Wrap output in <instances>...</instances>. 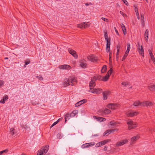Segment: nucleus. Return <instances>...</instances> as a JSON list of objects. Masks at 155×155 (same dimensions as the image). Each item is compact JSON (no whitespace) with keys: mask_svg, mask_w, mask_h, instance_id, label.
<instances>
[{"mask_svg":"<svg viewBox=\"0 0 155 155\" xmlns=\"http://www.w3.org/2000/svg\"><path fill=\"white\" fill-rule=\"evenodd\" d=\"M127 124L128 125V129L129 130L134 129L137 127V123L134 122L130 119H129L127 120Z\"/></svg>","mask_w":155,"mask_h":155,"instance_id":"1","label":"nucleus"},{"mask_svg":"<svg viewBox=\"0 0 155 155\" xmlns=\"http://www.w3.org/2000/svg\"><path fill=\"white\" fill-rule=\"evenodd\" d=\"M139 114L138 111L131 110L127 111L125 113L126 116L128 117H133Z\"/></svg>","mask_w":155,"mask_h":155,"instance_id":"2","label":"nucleus"},{"mask_svg":"<svg viewBox=\"0 0 155 155\" xmlns=\"http://www.w3.org/2000/svg\"><path fill=\"white\" fill-rule=\"evenodd\" d=\"M48 146H46L41 148V149L38 151L37 155H43L47 153L48 150Z\"/></svg>","mask_w":155,"mask_h":155,"instance_id":"3","label":"nucleus"},{"mask_svg":"<svg viewBox=\"0 0 155 155\" xmlns=\"http://www.w3.org/2000/svg\"><path fill=\"white\" fill-rule=\"evenodd\" d=\"M97 76H94L91 79V81L90 82L89 86L90 90L92 89L95 86V82L97 79Z\"/></svg>","mask_w":155,"mask_h":155,"instance_id":"4","label":"nucleus"},{"mask_svg":"<svg viewBox=\"0 0 155 155\" xmlns=\"http://www.w3.org/2000/svg\"><path fill=\"white\" fill-rule=\"evenodd\" d=\"M128 142V139H124L123 140L117 142L115 144V146L116 147H119L127 143Z\"/></svg>","mask_w":155,"mask_h":155,"instance_id":"5","label":"nucleus"},{"mask_svg":"<svg viewBox=\"0 0 155 155\" xmlns=\"http://www.w3.org/2000/svg\"><path fill=\"white\" fill-rule=\"evenodd\" d=\"M140 138L139 134H137L136 135L132 137L130 139V144L132 145L135 143L136 141Z\"/></svg>","mask_w":155,"mask_h":155,"instance_id":"6","label":"nucleus"},{"mask_svg":"<svg viewBox=\"0 0 155 155\" xmlns=\"http://www.w3.org/2000/svg\"><path fill=\"white\" fill-rule=\"evenodd\" d=\"M119 106V105L117 104H109L107 106V107L109 109L112 110L116 109Z\"/></svg>","mask_w":155,"mask_h":155,"instance_id":"7","label":"nucleus"},{"mask_svg":"<svg viewBox=\"0 0 155 155\" xmlns=\"http://www.w3.org/2000/svg\"><path fill=\"white\" fill-rule=\"evenodd\" d=\"M87 59L88 60L91 62H96L98 60L97 58L93 54H90L87 57Z\"/></svg>","mask_w":155,"mask_h":155,"instance_id":"8","label":"nucleus"},{"mask_svg":"<svg viewBox=\"0 0 155 155\" xmlns=\"http://www.w3.org/2000/svg\"><path fill=\"white\" fill-rule=\"evenodd\" d=\"M68 80L70 82V85L72 86L74 85L75 83L77 82L76 78L73 76L70 77Z\"/></svg>","mask_w":155,"mask_h":155,"instance_id":"9","label":"nucleus"},{"mask_svg":"<svg viewBox=\"0 0 155 155\" xmlns=\"http://www.w3.org/2000/svg\"><path fill=\"white\" fill-rule=\"evenodd\" d=\"M142 106H153L154 103L150 101H147L142 102Z\"/></svg>","mask_w":155,"mask_h":155,"instance_id":"10","label":"nucleus"},{"mask_svg":"<svg viewBox=\"0 0 155 155\" xmlns=\"http://www.w3.org/2000/svg\"><path fill=\"white\" fill-rule=\"evenodd\" d=\"M138 51L139 54L142 56L143 57H144V50L143 46L138 43Z\"/></svg>","mask_w":155,"mask_h":155,"instance_id":"11","label":"nucleus"},{"mask_svg":"<svg viewBox=\"0 0 155 155\" xmlns=\"http://www.w3.org/2000/svg\"><path fill=\"white\" fill-rule=\"evenodd\" d=\"M102 91V89L99 88H95L92 90H90L88 91L89 92H91L92 93L96 94H100Z\"/></svg>","mask_w":155,"mask_h":155,"instance_id":"12","label":"nucleus"},{"mask_svg":"<svg viewBox=\"0 0 155 155\" xmlns=\"http://www.w3.org/2000/svg\"><path fill=\"white\" fill-rule=\"evenodd\" d=\"M90 26L89 24H86L85 22L79 24L77 25V27L81 28H86Z\"/></svg>","mask_w":155,"mask_h":155,"instance_id":"13","label":"nucleus"},{"mask_svg":"<svg viewBox=\"0 0 155 155\" xmlns=\"http://www.w3.org/2000/svg\"><path fill=\"white\" fill-rule=\"evenodd\" d=\"M68 51L69 53L71 54L75 58H77L78 57V55L76 54V52L74 50L69 48L68 49Z\"/></svg>","mask_w":155,"mask_h":155,"instance_id":"14","label":"nucleus"},{"mask_svg":"<svg viewBox=\"0 0 155 155\" xmlns=\"http://www.w3.org/2000/svg\"><path fill=\"white\" fill-rule=\"evenodd\" d=\"M59 68L60 69H70L71 67L68 65L64 64L60 66Z\"/></svg>","mask_w":155,"mask_h":155,"instance_id":"15","label":"nucleus"},{"mask_svg":"<svg viewBox=\"0 0 155 155\" xmlns=\"http://www.w3.org/2000/svg\"><path fill=\"white\" fill-rule=\"evenodd\" d=\"M106 42V49L107 50H108V51H110V38L105 39Z\"/></svg>","mask_w":155,"mask_h":155,"instance_id":"16","label":"nucleus"},{"mask_svg":"<svg viewBox=\"0 0 155 155\" xmlns=\"http://www.w3.org/2000/svg\"><path fill=\"white\" fill-rule=\"evenodd\" d=\"M95 143H86L85 144L83 145L82 146V148H85L89 147L91 146H92L94 145Z\"/></svg>","mask_w":155,"mask_h":155,"instance_id":"17","label":"nucleus"},{"mask_svg":"<svg viewBox=\"0 0 155 155\" xmlns=\"http://www.w3.org/2000/svg\"><path fill=\"white\" fill-rule=\"evenodd\" d=\"M70 85V82L69 81L68 79H65L63 83V85L64 87H66Z\"/></svg>","mask_w":155,"mask_h":155,"instance_id":"18","label":"nucleus"},{"mask_svg":"<svg viewBox=\"0 0 155 155\" xmlns=\"http://www.w3.org/2000/svg\"><path fill=\"white\" fill-rule=\"evenodd\" d=\"M87 102L86 100L83 99L80 101L78 102L77 103H76L75 104V106L76 107L79 106L81 105L84 103L86 102Z\"/></svg>","mask_w":155,"mask_h":155,"instance_id":"19","label":"nucleus"},{"mask_svg":"<svg viewBox=\"0 0 155 155\" xmlns=\"http://www.w3.org/2000/svg\"><path fill=\"white\" fill-rule=\"evenodd\" d=\"M93 118L94 119H97V120L101 122L102 121H105L106 120V119L105 118L99 117H97L95 116H94Z\"/></svg>","mask_w":155,"mask_h":155,"instance_id":"20","label":"nucleus"},{"mask_svg":"<svg viewBox=\"0 0 155 155\" xmlns=\"http://www.w3.org/2000/svg\"><path fill=\"white\" fill-rule=\"evenodd\" d=\"M110 94L109 91H105L103 93V98L104 100L107 99V96Z\"/></svg>","mask_w":155,"mask_h":155,"instance_id":"21","label":"nucleus"},{"mask_svg":"<svg viewBox=\"0 0 155 155\" xmlns=\"http://www.w3.org/2000/svg\"><path fill=\"white\" fill-rule=\"evenodd\" d=\"M148 30L147 29L144 32V38L146 41L147 42L148 39Z\"/></svg>","mask_w":155,"mask_h":155,"instance_id":"22","label":"nucleus"},{"mask_svg":"<svg viewBox=\"0 0 155 155\" xmlns=\"http://www.w3.org/2000/svg\"><path fill=\"white\" fill-rule=\"evenodd\" d=\"M148 87L150 91H154L155 90V85L150 84L148 86Z\"/></svg>","mask_w":155,"mask_h":155,"instance_id":"23","label":"nucleus"},{"mask_svg":"<svg viewBox=\"0 0 155 155\" xmlns=\"http://www.w3.org/2000/svg\"><path fill=\"white\" fill-rule=\"evenodd\" d=\"M80 63V65L82 68H85L86 67L87 64L83 61H81Z\"/></svg>","mask_w":155,"mask_h":155,"instance_id":"24","label":"nucleus"},{"mask_svg":"<svg viewBox=\"0 0 155 155\" xmlns=\"http://www.w3.org/2000/svg\"><path fill=\"white\" fill-rule=\"evenodd\" d=\"M121 26L122 30V31H123L124 34V35H126V34L127 32L125 26L123 24H121Z\"/></svg>","mask_w":155,"mask_h":155,"instance_id":"25","label":"nucleus"},{"mask_svg":"<svg viewBox=\"0 0 155 155\" xmlns=\"http://www.w3.org/2000/svg\"><path fill=\"white\" fill-rule=\"evenodd\" d=\"M142 102H140L139 101H135L133 104V105L135 106H137L139 105L142 106Z\"/></svg>","mask_w":155,"mask_h":155,"instance_id":"26","label":"nucleus"},{"mask_svg":"<svg viewBox=\"0 0 155 155\" xmlns=\"http://www.w3.org/2000/svg\"><path fill=\"white\" fill-rule=\"evenodd\" d=\"M8 99V96L7 95L5 96L4 97L2 100L0 101V103H1L4 104L6 100H7Z\"/></svg>","mask_w":155,"mask_h":155,"instance_id":"27","label":"nucleus"},{"mask_svg":"<svg viewBox=\"0 0 155 155\" xmlns=\"http://www.w3.org/2000/svg\"><path fill=\"white\" fill-rule=\"evenodd\" d=\"M127 49L125 53L128 54L130 48V44L129 43H127Z\"/></svg>","mask_w":155,"mask_h":155,"instance_id":"28","label":"nucleus"},{"mask_svg":"<svg viewBox=\"0 0 155 155\" xmlns=\"http://www.w3.org/2000/svg\"><path fill=\"white\" fill-rule=\"evenodd\" d=\"M109 76L110 75H108V74H106V75L103 78L102 81H107L108 79Z\"/></svg>","mask_w":155,"mask_h":155,"instance_id":"29","label":"nucleus"},{"mask_svg":"<svg viewBox=\"0 0 155 155\" xmlns=\"http://www.w3.org/2000/svg\"><path fill=\"white\" fill-rule=\"evenodd\" d=\"M111 133V131L110 130H107L104 133V136H107Z\"/></svg>","mask_w":155,"mask_h":155,"instance_id":"30","label":"nucleus"},{"mask_svg":"<svg viewBox=\"0 0 155 155\" xmlns=\"http://www.w3.org/2000/svg\"><path fill=\"white\" fill-rule=\"evenodd\" d=\"M111 112V111L110 110L107 108H105L103 110V112L105 114L110 113Z\"/></svg>","mask_w":155,"mask_h":155,"instance_id":"31","label":"nucleus"},{"mask_svg":"<svg viewBox=\"0 0 155 155\" xmlns=\"http://www.w3.org/2000/svg\"><path fill=\"white\" fill-rule=\"evenodd\" d=\"M107 70L106 66L105 65H104L101 70V72L102 73H104Z\"/></svg>","mask_w":155,"mask_h":155,"instance_id":"32","label":"nucleus"},{"mask_svg":"<svg viewBox=\"0 0 155 155\" xmlns=\"http://www.w3.org/2000/svg\"><path fill=\"white\" fill-rule=\"evenodd\" d=\"M71 117L70 114H68L65 115V122L66 121L67 119H69L70 117Z\"/></svg>","mask_w":155,"mask_h":155,"instance_id":"33","label":"nucleus"},{"mask_svg":"<svg viewBox=\"0 0 155 155\" xmlns=\"http://www.w3.org/2000/svg\"><path fill=\"white\" fill-rule=\"evenodd\" d=\"M78 111L77 110L73 111L71 114H70L71 117L74 116L78 113Z\"/></svg>","mask_w":155,"mask_h":155,"instance_id":"34","label":"nucleus"},{"mask_svg":"<svg viewBox=\"0 0 155 155\" xmlns=\"http://www.w3.org/2000/svg\"><path fill=\"white\" fill-rule=\"evenodd\" d=\"M15 130L14 128H12L10 129V133L12 135H14L15 133Z\"/></svg>","mask_w":155,"mask_h":155,"instance_id":"35","label":"nucleus"},{"mask_svg":"<svg viewBox=\"0 0 155 155\" xmlns=\"http://www.w3.org/2000/svg\"><path fill=\"white\" fill-rule=\"evenodd\" d=\"M8 149H6L0 152V155H2L4 153H7L8 152Z\"/></svg>","mask_w":155,"mask_h":155,"instance_id":"36","label":"nucleus"},{"mask_svg":"<svg viewBox=\"0 0 155 155\" xmlns=\"http://www.w3.org/2000/svg\"><path fill=\"white\" fill-rule=\"evenodd\" d=\"M117 123L116 122L114 121H111L109 123V124L111 126H114Z\"/></svg>","mask_w":155,"mask_h":155,"instance_id":"37","label":"nucleus"},{"mask_svg":"<svg viewBox=\"0 0 155 155\" xmlns=\"http://www.w3.org/2000/svg\"><path fill=\"white\" fill-rule=\"evenodd\" d=\"M108 142V140H104L100 142H101V145L102 146L103 145H104L105 144Z\"/></svg>","mask_w":155,"mask_h":155,"instance_id":"38","label":"nucleus"},{"mask_svg":"<svg viewBox=\"0 0 155 155\" xmlns=\"http://www.w3.org/2000/svg\"><path fill=\"white\" fill-rule=\"evenodd\" d=\"M113 71V69L112 68H110V70L108 71V72H107V74H108V75H110V76L111 74Z\"/></svg>","mask_w":155,"mask_h":155,"instance_id":"39","label":"nucleus"},{"mask_svg":"<svg viewBox=\"0 0 155 155\" xmlns=\"http://www.w3.org/2000/svg\"><path fill=\"white\" fill-rule=\"evenodd\" d=\"M121 84L124 87H126L128 84V83L126 82H123L121 83Z\"/></svg>","mask_w":155,"mask_h":155,"instance_id":"40","label":"nucleus"},{"mask_svg":"<svg viewBox=\"0 0 155 155\" xmlns=\"http://www.w3.org/2000/svg\"><path fill=\"white\" fill-rule=\"evenodd\" d=\"M119 50H117V52L116 53V59L117 61H118V55L119 53Z\"/></svg>","mask_w":155,"mask_h":155,"instance_id":"41","label":"nucleus"},{"mask_svg":"<svg viewBox=\"0 0 155 155\" xmlns=\"http://www.w3.org/2000/svg\"><path fill=\"white\" fill-rule=\"evenodd\" d=\"M30 62V60L29 59L27 60L25 62V65H27V64H29Z\"/></svg>","mask_w":155,"mask_h":155,"instance_id":"42","label":"nucleus"},{"mask_svg":"<svg viewBox=\"0 0 155 155\" xmlns=\"http://www.w3.org/2000/svg\"><path fill=\"white\" fill-rule=\"evenodd\" d=\"M101 146H102V145H101V144L100 142L96 144V147H101Z\"/></svg>","mask_w":155,"mask_h":155,"instance_id":"43","label":"nucleus"},{"mask_svg":"<svg viewBox=\"0 0 155 155\" xmlns=\"http://www.w3.org/2000/svg\"><path fill=\"white\" fill-rule=\"evenodd\" d=\"M120 13L121 14L123 15V17H127V15L125 14L124 13V12H122V11H120Z\"/></svg>","mask_w":155,"mask_h":155,"instance_id":"44","label":"nucleus"},{"mask_svg":"<svg viewBox=\"0 0 155 155\" xmlns=\"http://www.w3.org/2000/svg\"><path fill=\"white\" fill-rule=\"evenodd\" d=\"M127 55H128L127 54H126V53H125V54L122 59V61L124 60L127 57Z\"/></svg>","mask_w":155,"mask_h":155,"instance_id":"45","label":"nucleus"},{"mask_svg":"<svg viewBox=\"0 0 155 155\" xmlns=\"http://www.w3.org/2000/svg\"><path fill=\"white\" fill-rule=\"evenodd\" d=\"M104 36L105 39H108L107 34V32H105L104 33Z\"/></svg>","mask_w":155,"mask_h":155,"instance_id":"46","label":"nucleus"},{"mask_svg":"<svg viewBox=\"0 0 155 155\" xmlns=\"http://www.w3.org/2000/svg\"><path fill=\"white\" fill-rule=\"evenodd\" d=\"M4 84V81L2 80H0V87L2 86Z\"/></svg>","mask_w":155,"mask_h":155,"instance_id":"47","label":"nucleus"},{"mask_svg":"<svg viewBox=\"0 0 155 155\" xmlns=\"http://www.w3.org/2000/svg\"><path fill=\"white\" fill-rule=\"evenodd\" d=\"M101 19L103 20L104 21H105L106 22H108V20L107 19L105 18H104V17H102Z\"/></svg>","mask_w":155,"mask_h":155,"instance_id":"48","label":"nucleus"},{"mask_svg":"<svg viewBox=\"0 0 155 155\" xmlns=\"http://www.w3.org/2000/svg\"><path fill=\"white\" fill-rule=\"evenodd\" d=\"M58 123V121H56L50 127V128L54 126L56 124Z\"/></svg>","mask_w":155,"mask_h":155,"instance_id":"49","label":"nucleus"},{"mask_svg":"<svg viewBox=\"0 0 155 155\" xmlns=\"http://www.w3.org/2000/svg\"><path fill=\"white\" fill-rule=\"evenodd\" d=\"M110 130L111 131V132H114V131H117L118 130L117 129H112Z\"/></svg>","mask_w":155,"mask_h":155,"instance_id":"50","label":"nucleus"},{"mask_svg":"<svg viewBox=\"0 0 155 155\" xmlns=\"http://www.w3.org/2000/svg\"><path fill=\"white\" fill-rule=\"evenodd\" d=\"M120 45H118L117 46V50H119L120 49Z\"/></svg>","mask_w":155,"mask_h":155,"instance_id":"51","label":"nucleus"},{"mask_svg":"<svg viewBox=\"0 0 155 155\" xmlns=\"http://www.w3.org/2000/svg\"><path fill=\"white\" fill-rule=\"evenodd\" d=\"M23 127L25 129H27L29 128V127L27 124H25V125L23 126Z\"/></svg>","mask_w":155,"mask_h":155,"instance_id":"52","label":"nucleus"},{"mask_svg":"<svg viewBox=\"0 0 155 155\" xmlns=\"http://www.w3.org/2000/svg\"><path fill=\"white\" fill-rule=\"evenodd\" d=\"M141 20L142 21H144V17L143 15H141Z\"/></svg>","mask_w":155,"mask_h":155,"instance_id":"53","label":"nucleus"},{"mask_svg":"<svg viewBox=\"0 0 155 155\" xmlns=\"http://www.w3.org/2000/svg\"><path fill=\"white\" fill-rule=\"evenodd\" d=\"M124 2L126 5H128V3L126 1V0H122Z\"/></svg>","mask_w":155,"mask_h":155,"instance_id":"54","label":"nucleus"},{"mask_svg":"<svg viewBox=\"0 0 155 155\" xmlns=\"http://www.w3.org/2000/svg\"><path fill=\"white\" fill-rule=\"evenodd\" d=\"M148 51L150 57L153 56V54L152 53L151 51L150 50H149Z\"/></svg>","mask_w":155,"mask_h":155,"instance_id":"55","label":"nucleus"},{"mask_svg":"<svg viewBox=\"0 0 155 155\" xmlns=\"http://www.w3.org/2000/svg\"><path fill=\"white\" fill-rule=\"evenodd\" d=\"M114 30H115V32H116V33H117V34L118 35H119V33H118V31L117 30V29H116V28L114 27Z\"/></svg>","mask_w":155,"mask_h":155,"instance_id":"56","label":"nucleus"},{"mask_svg":"<svg viewBox=\"0 0 155 155\" xmlns=\"http://www.w3.org/2000/svg\"><path fill=\"white\" fill-rule=\"evenodd\" d=\"M142 25L143 27H144L145 26L144 21H141Z\"/></svg>","mask_w":155,"mask_h":155,"instance_id":"57","label":"nucleus"},{"mask_svg":"<svg viewBox=\"0 0 155 155\" xmlns=\"http://www.w3.org/2000/svg\"><path fill=\"white\" fill-rule=\"evenodd\" d=\"M135 12H136V14L138 13V8H137V7H135Z\"/></svg>","mask_w":155,"mask_h":155,"instance_id":"58","label":"nucleus"},{"mask_svg":"<svg viewBox=\"0 0 155 155\" xmlns=\"http://www.w3.org/2000/svg\"><path fill=\"white\" fill-rule=\"evenodd\" d=\"M151 60H152V61H154V60H155V59L154 57V56H151Z\"/></svg>","mask_w":155,"mask_h":155,"instance_id":"59","label":"nucleus"},{"mask_svg":"<svg viewBox=\"0 0 155 155\" xmlns=\"http://www.w3.org/2000/svg\"><path fill=\"white\" fill-rule=\"evenodd\" d=\"M37 78H38V79L40 80H42L43 79V78L41 76L40 77H37Z\"/></svg>","mask_w":155,"mask_h":155,"instance_id":"60","label":"nucleus"},{"mask_svg":"<svg viewBox=\"0 0 155 155\" xmlns=\"http://www.w3.org/2000/svg\"><path fill=\"white\" fill-rule=\"evenodd\" d=\"M136 14L137 17L138 19H140V16H139V13H137Z\"/></svg>","mask_w":155,"mask_h":155,"instance_id":"61","label":"nucleus"},{"mask_svg":"<svg viewBox=\"0 0 155 155\" xmlns=\"http://www.w3.org/2000/svg\"><path fill=\"white\" fill-rule=\"evenodd\" d=\"M109 61L110 63H111V62H112L111 57H109Z\"/></svg>","mask_w":155,"mask_h":155,"instance_id":"62","label":"nucleus"},{"mask_svg":"<svg viewBox=\"0 0 155 155\" xmlns=\"http://www.w3.org/2000/svg\"><path fill=\"white\" fill-rule=\"evenodd\" d=\"M107 147L106 146H105L104 148V150L106 151L107 150Z\"/></svg>","mask_w":155,"mask_h":155,"instance_id":"63","label":"nucleus"},{"mask_svg":"<svg viewBox=\"0 0 155 155\" xmlns=\"http://www.w3.org/2000/svg\"><path fill=\"white\" fill-rule=\"evenodd\" d=\"M85 5L86 6H88L89 5H92V4L91 3H85Z\"/></svg>","mask_w":155,"mask_h":155,"instance_id":"64","label":"nucleus"}]
</instances>
